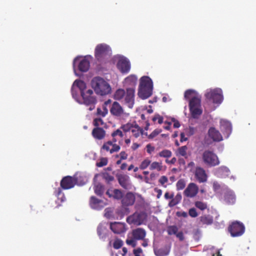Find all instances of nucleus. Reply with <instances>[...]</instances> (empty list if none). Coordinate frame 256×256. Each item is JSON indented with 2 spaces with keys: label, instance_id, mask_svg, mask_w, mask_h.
I'll return each mask as SVG.
<instances>
[{
  "label": "nucleus",
  "instance_id": "f257e3e1",
  "mask_svg": "<svg viewBox=\"0 0 256 256\" xmlns=\"http://www.w3.org/2000/svg\"><path fill=\"white\" fill-rule=\"evenodd\" d=\"M74 84H76L79 88L82 99V104L85 105L88 110L92 111L94 110L96 108L97 100L96 96L94 95L93 90L91 89L87 90L86 84L81 80H76Z\"/></svg>",
  "mask_w": 256,
  "mask_h": 256
},
{
  "label": "nucleus",
  "instance_id": "f03ea898",
  "mask_svg": "<svg viewBox=\"0 0 256 256\" xmlns=\"http://www.w3.org/2000/svg\"><path fill=\"white\" fill-rule=\"evenodd\" d=\"M134 88H126V92L124 89L119 88L114 94V98L118 100L124 99V104L129 108H132L134 104Z\"/></svg>",
  "mask_w": 256,
  "mask_h": 256
},
{
  "label": "nucleus",
  "instance_id": "7ed1b4c3",
  "mask_svg": "<svg viewBox=\"0 0 256 256\" xmlns=\"http://www.w3.org/2000/svg\"><path fill=\"white\" fill-rule=\"evenodd\" d=\"M91 84L98 95L104 96L111 93L112 88L110 84L102 78L94 77L92 80Z\"/></svg>",
  "mask_w": 256,
  "mask_h": 256
},
{
  "label": "nucleus",
  "instance_id": "20e7f679",
  "mask_svg": "<svg viewBox=\"0 0 256 256\" xmlns=\"http://www.w3.org/2000/svg\"><path fill=\"white\" fill-rule=\"evenodd\" d=\"M153 83L148 76H142L140 79L138 95L142 99L150 97L152 94Z\"/></svg>",
  "mask_w": 256,
  "mask_h": 256
},
{
  "label": "nucleus",
  "instance_id": "39448f33",
  "mask_svg": "<svg viewBox=\"0 0 256 256\" xmlns=\"http://www.w3.org/2000/svg\"><path fill=\"white\" fill-rule=\"evenodd\" d=\"M190 111L194 118H198L202 113L201 108V96L198 94L194 96L189 101Z\"/></svg>",
  "mask_w": 256,
  "mask_h": 256
},
{
  "label": "nucleus",
  "instance_id": "423d86ee",
  "mask_svg": "<svg viewBox=\"0 0 256 256\" xmlns=\"http://www.w3.org/2000/svg\"><path fill=\"white\" fill-rule=\"evenodd\" d=\"M203 162L208 166L212 167L218 166L220 160L217 155L214 152L206 150L202 154Z\"/></svg>",
  "mask_w": 256,
  "mask_h": 256
},
{
  "label": "nucleus",
  "instance_id": "0eeeda50",
  "mask_svg": "<svg viewBox=\"0 0 256 256\" xmlns=\"http://www.w3.org/2000/svg\"><path fill=\"white\" fill-rule=\"evenodd\" d=\"M112 54L109 46L105 44H100L96 46L94 50V56L98 61H102L105 57Z\"/></svg>",
  "mask_w": 256,
  "mask_h": 256
},
{
  "label": "nucleus",
  "instance_id": "6e6552de",
  "mask_svg": "<svg viewBox=\"0 0 256 256\" xmlns=\"http://www.w3.org/2000/svg\"><path fill=\"white\" fill-rule=\"evenodd\" d=\"M228 231L232 237L240 236L244 234L245 227L242 222L235 221L228 226Z\"/></svg>",
  "mask_w": 256,
  "mask_h": 256
},
{
  "label": "nucleus",
  "instance_id": "1a4fd4ad",
  "mask_svg": "<svg viewBox=\"0 0 256 256\" xmlns=\"http://www.w3.org/2000/svg\"><path fill=\"white\" fill-rule=\"evenodd\" d=\"M120 128L124 132H131L133 136L136 138L142 135L144 132L143 129L139 126L136 122L127 123L126 124L122 125Z\"/></svg>",
  "mask_w": 256,
  "mask_h": 256
},
{
  "label": "nucleus",
  "instance_id": "9d476101",
  "mask_svg": "<svg viewBox=\"0 0 256 256\" xmlns=\"http://www.w3.org/2000/svg\"><path fill=\"white\" fill-rule=\"evenodd\" d=\"M205 96L215 104H220L223 100L222 91L220 88L210 90L206 93Z\"/></svg>",
  "mask_w": 256,
  "mask_h": 256
},
{
  "label": "nucleus",
  "instance_id": "9b49d317",
  "mask_svg": "<svg viewBox=\"0 0 256 256\" xmlns=\"http://www.w3.org/2000/svg\"><path fill=\"white\" fill-rule=\"evenodd\" d=\"M146 218V215L145 213L136 212L126 218V222L130 224L140 226L144 222Z\"/></svg>",
  "mask_w": 256,
  "mask_h": 256
},
{
  "label": "nucleus",
  "instance_id": "f8f14e48",
  "mask_svg": "<svg viewBox=\"0 0 256 256\" xmlns=\"http://www.w3.org/2000/svg\"><path fill=\"white\" fill-rule=\"evenodd\" d=\"M77 183V180L71 176H64L61 180L60 186L61 189L69 190L73 188Z\"/></svg>",
  "mask_w": 256,
  "mask_h": 256
},
{
  "label": "nucleus",
  "instance_id": "ddd939ff",
  "mask_svg": "<svg viewBox=\"0 0 256 256\" xmlns=\"http://www.w3.org/2000/svg\"><path fill=\"white\" fill-rule=\"evenodd\" d=\"M117 67L121 72L128 73L130 69V64L128 58L122 56L118 60Z\"/></svg>",
  "mask_w": 256,
  "mask_h": 256
},
{
  "label": "nucleus",
  "instance_id": "4468645a",
  "mask_svg": "<svg viewBox=\"0 0 256 256\" xmlns=\"http://www.w3.org/2000/svg\"><path fill=\"white\" fill-rule=\"evenodd\" d=\"M194 178L199 183H204L208 180V175L206 170L200 166L196 167L194 172Z\"/></svg>",
  "mask_w": 256,
  "mask_h": 256
},
{
  "label": "nucleus",
  "instance_id": "2eb2a0df",
  "mask_svg": "<svg viewBox=\"0 0 256 256\" xmlns=\"http://www.w3.org/2000/svg\"><path fill=\"white\" fill-rule=\"evenodd\" d=\"M198 186L194 182H190L184 190V194L187 197L194 198L198 194Z\"/></svg>",
  "mask_w": 256,
  "mask_h": 256
},
{
  "label": "nucleus",
  "instance_id": "dca6fc26",
  "mask_svg": "<svg viewBox=\"0 0 256 256\" xmlns=\"http://www.w3.org/2000/svg\"><path fill=\"white\" fill-rule=\"evenodd\" d=\"M110 112L112 115L117 117L122 116L125 114L122 107L117 102H114L112 104L110 108Z\"/></svg>",
  "mask_w": 256,
  "mask_h": 256
},
{
  "label": "nucleus",
  "instance_id": "f3484780",
  "mask_svg": "<svg viewBox=\"0 0 256 256\" xmlns=\"http://www.w3.org/2000/svg\"><path fill=\"white\" fill-rule=\"evenodd\" d=\"M116 178L119 184L122 188L127 190L130 188V179L128 175L119 174L116 175Z\"/></svg>",
  "mask_w": 256,
  "mask_h": 256
},
{
  "label": "nucleus",
  "instance_id": "a211bd4d",
  "mask_svg": "<svg viewBox=\"0 0 256 256\" xmlns=\"http://www.w3.org/2000/svg\"><path fill=\"white\" fill-rule=\"evenodd\" d=\"M110 230L116 234H120L126 232L125 224L120 222H111L110 224Z\"/></svg>",
  "mask_w": 256,
  "mask_h": 256
},
{
  "label": "nucleus",
  "instance_id": "6ab92c4d",
  "mask_svg": "<svg viewBox=\"0 0 256 256\" xmlns=\"http://www.w3.org/2000/svg\"><path fill=\"white\" fill-rule=\"evenodd\" d=\"M136 200V196L132 192H128L126 194L122 200V203L123 206H130L134 204Z\"/></svg>",
  "mask_w": 256,
  "mask_h": 256
},
{
  "label": "nucleus",
  "instance_id": "aec40b11",
  "mask_svg": "<svg viewBox=\"0 0 256 256\" xmlns=\"http://www.w3.org/2000/svg\"><path fill=\"white\" fill-rule=\"evenodd\" d=\"M112 141H108L104 144L102 148L106 152H110V154H112L114 152H118L120 150V146L113 144Z\"/></svg>",
  "mask_w": 256,
  "mask_h": 256
},
{
  "label": "nucleus",
  "instance_id": "412c9836",
  "mask_svg": "<svg viewBox=\"0 0 256 256\" xmlns=\"http://www.w3.org/2000/svg\"><path fill=\"white\" fill-rule=\"evenodd\" d=\"M90 204L92 208L97 210H101L104 206L103 201L94 196L90 197Z\"/></svg>",
  "mask_w": 256,
  "mask_h": 256
},
{
  "label": "nucleus",
  "instance_id": "4be33fe9",
  "mask_svg": "<svg viewBox=\"0 0 256 256\" xmlns=\"http://www.w3.org/2000/svg\"><path fill=\"white\" fill-rule=\"evenodd\" d=\"M106 194L108 196L109 198H112L116 200H120L123 198V194L121 190L118 189H114V190H108Z\"/></svg>",
  "mask_w": 256,
  "mask_h": 256
},
{
  "label": "nucleus",
  "instance_id": "5701e85b",
  "mask_svg": "<svg viewBox=\"0 0 256 256\" xmlns=\"http://www.w3.org/2000/svg\"><path fill=\"white\" fill-rule=\"evenodd\" d=\"M230 170L226 166H220L216 170V174L220 178H226L230 174Z\"/></svg>",
  "mask_w": 256,
  "mask_h": 256
},
{
  "label": "nucleus",
  "instance_id": "b1692460",
  "mask_svg": "<svg viewBox=\"0 0 256 256\" xmlns=\"http://www.w3.org/2000/svg\"><path fill=\"white\" fill-rule=\"evenodd\" d=\"M208 134L210 137L214 141L220 142L222 140V136L220 133L214 128H210Z\"/></svg>",
  "mask_w": 256,
  "mask_h": 256
},
{
  "label": "nucleus",
  "instance_id": "393cba45",
  "mask_svg": "<svg viewBox=\"0 0 256 256\" xmlns=\"http://www.w3.org/2000/svg\"><path fill=\"white\" fill-rule=\"evenodd\" d=\"M132 235L134 238L135 240H142L145 238L146 232L144 229L142 228H137L132 230Z\"/></svg>",
  "mask_w": 256,
  "mask_h": 256
},
{
  "label": "nucleus",
  "instance_id": "a878e982",
  "mask_svg": "<svg viewBox=\"0 0 256 256\" xmlns=\"http://www.w3.org/2000/svg\"><path fill=\"white\" fill-rule=\"evenodd\" d=\"M224 200L228 204H233L236 200V196L232 190L226 191L224 195Z\"/></svg>",
  "mask_w": 256,
  "mask_h": 256
},
{
  "label": "nucleus",
  "instance_id": "bb28decb",
  "mask_svg": "<svg viewBox=\"0 0 256 256\" xmlns=\"http://www.w3.org/2000/svg\"><path fill=\"white\" fill-rule=\"evenodd\" d=\"M92 135L96 139L102 140L105 136L106 132L102 128L96 127L92 130Z\"/></svg>",
  "mask_w": 256,
  "mask_h": 256
},
{
  "label": "nucleus",
  "instance_id": "cd10ccee",
  "mask_svg": "<svg viewBox=\"0 0 256 256\" xmlns=\"http://www.w3.org/2000/svg\"><path fill=\"white\" fill-rule=\"evenodd\" d=\"M90 66V62L86 58H83L80 61L78 68L80 71L82 72H87Z\"/></svg>",
  "mask_w": 256,
  "mask_h": 256
},
{
  "label": "nucleus",
  "instance_id": "c85d7f7f",
  "mask_svg": "<svg viewBox=\"0 0 256 256\" xmlns=\"http://www.w3.org/2000/svg\"><path fill=\"white\" fill-rule=\"evenodd\" d=\"M221 130L226 134L227 136L230 134L232 130V126L231 124L226 120H222L220 122Z\"/></svg>",
  "mask_w": 256,
  "mask_h": 256
},
{
  "label": "nucleus",
  "instance_id": "c756f323",
  "mask_svg": "<svg viewBox=\"0 0 256 256\" xmlns=\"http://www.w3.org/2000/svg\"><path fill=\"white\" fill-rule=\"evenodd\" d=\"M200 222L202 224L209 225L212 223L213 218L210 216L204 215L200 217Z\"/></svg>",
  "mask_w": 256,
  "mask_h": 256
},
{
  "label": "nucleus",
  "instance_id": "7c9ffc66",
  "mask_svg": "<svg viewBox=\"0 0 256 256\" xmlns=\"http://www.w3.org/2000/svg\"><path fill=\"white\" fill-rule=\"evenodd\" d=\"M170 252V247L160 248L154 251L156 256H166Z\"/></svg>",
  "mask_w": 256,
  "mask_h": 256
},
{
  "label": "nucleus",
  "instance_id": "2f4dec72",
  "mask_svg": "<svg viewBox=\"0 0 256 256\" xmlns=\"http://www.w3.org/2000/svg\"><path fill=\"white\" fill-rule=\"evenodd\" d=\"M171 200L168 203L170 207H173L178 204L182 200V196L180 194H178L175 197L171 198Z\"/></svg>",
  "mask_w": 256,
  "mask_h": 256
},
{
  "label": "nucleus",
  "instance_id": "473e14b6",
  "mask_svg": "<svg viewBox=\"0 0 256 256\" xmlns=\"http://www.w3.org/2000/svg\"><path fill=\"white\" fill-rule=\"evenodd\" d=\"M150 170H156L158 172L162 170V162H154L150 166Z\"/></svg>",
  "mask_w": 256,
  "mask_h": 256
},
{
  "label": "nucleus",
  "instance_id": "72a5a7b5",
  "mask_svg": "<svg viewBox=\"0 0 256 256\" xmlns=\"http://www.w3.org/2000/svg\"><path fill=\"white\" fill-rule=\"evenodd\" d=\"M106 228L102 224H99L97 228V233L99 237L101 239H104L106 235L104 233Z\"/></svg>",
  "mask_w": 256,
  "mask_h": 256
},
{
  "label": "nucleus",
  "instance_id": "f704fd0d",
  "mask_svg": "<svg viewBox=\"0 0 256 256\" xmlns=\"http://www.w3.org/2000/svg\"><path fill=\"white\" fill-rule=\"evenodd\" d=\"M94 191L96 194L98 196H102L104 192V186L102 184H98L94 186Z\"/></svg>",
  "mask_w": 256,
  "mask_h": 256
},
{
  "label": "nucleus",
  "instance_id": "c9c22d12",
  "mask_svg": "<svg viewBox=\"0 0 256 256\" xmlns=\"http://www.w3.org/2000/svg\"><path fill=\"white\" fill-rule=\"evenodd\" d=\"M62 190L60 188H58L55 191V194L58 197V200H60L61 202H64L66 198Z\"/></svg>",
  "mask_w": 256,
  "mask_h": 256
},
{
  "label": "nucleus",
  "instance_id": "e433bc0d",
  "mask_svg": "<svg viewBox=\"0 0 256 256\" xmlns=\"http://www.w3.org/2000/svg\"><path fill=\"white\" fill-rule=\"evenodd\" d=\"M172 155V152L168 150H162L158 154L159 156L165 158H169L171 157Z\"/></svg>",
  "mask_w": 256,
  "mask_h": 256
},
{
  "label": "nucleus",
  "instance_id": "4c0bfd02",
  "mask_svg": "<svg viewBox=\"0 0 256 256\" xmlns=\"http://www.w3.org/2000/svg\"><path fill=\"white\" fill-rule=\"evenodd\" d=\"M126 82L131 85H135L137 81V78L134 75H130L126 78Z\"/></svg>",
  "mask_w": 256,
  "mask_h": 256
},
{
  "label": "nucleus",
  "instance_id": "58836bf2",
  "mask_svg": "<svg viewBox=\"0 0 256 256\" xmlns=\"http://www.w3.org/2000/svg\"><path fill=\"white\" fill-rule=\"evenodd\" d=\"M195 94H198L194 90H188L184 92V98L186 99H192V97Z\"/></svg>",
  "mask_w": 256,
  "mask_h": 256
},
{
  "label": "nucleus",
  "instance_id": "ea45409f",
  "mask_svg": "<svg viewBox=\"0 0 256 256\" xmlns=\"http://www.w3.org/2000/svg\"><path fill=\"white\" fill-rule=\"evenodd\" d=\"M108 160L106 158H101L100 159V161L96 163V166L97 167H102L108 164Z\"/></svg>",
  "mask_w": 256,
  "mask_h": 256
},
{
  "label": "nucleus",
  "instance_id": "a19ab883",
  "mask_svg": "<svg viewBox=\"0 0 256 256\" xmlns=\"http://www.w3.org/2000/svg\"><path fill=\"white\" fill-rule=\"evenodd\" d=\"M186 186V182L184 179H180L176 184V189L178 190H183Z\"/></svg>",
  "mask_w": 256,
  "mask_h": 256
},
{
  "label": "nucleus",
  "instance_id": "79ce46f5",
  "mask_svg": "<svg viewBox=\"0 0 256 256\" xmlns=\"http://www.w3.org/2000/svg\"><path fill=\"white\" fill-rule=\"evenodd\" d=\"M108 110L106 108V106H104L102 108V109L100 108H97V114L99 116H105L106 115L108 114Z\"/></svg>",
  "mask_w": 256,
  "mask_h": 256
},
{
  "label": "nucleus",
  "instance_id": "37998d69",
  "mask_svg": "<svg viewBox=\"0 0 256 256\" xmlns=\"http://www.w3.org/2000/svg\"><path fill=\"white\" fill-rule=\"evenodd\" d=\"M151 161L148 159H144L140 164V168L141 170H144L150 165Z\"/></svg>",
  "mask_w": 256,
  "mask_h": 256
},
{
  "label": "nucleus",
  "instance_id": "c03bdc74",
  "mask_svg": "<svg viewBox=\"0 0 256 256\" xmlns=\"http://www.w3.org/2000/svg\"><path fill=\"white\" fill-rule=\"evenodd\" d=\"M178 231V228L176 226H170L168 228V233L169 235L176 234Z\"/></svg>",
  "mask_w": 256,
  "mask_h": 256
},
{
  "label": "nucleus",
  "instance_id": "a18cd8bd",
  "mask_svg": "<svg viewBox=\"0 0 256 256\" xmlns=\"http://www.w3.org/2000/svg\"><path fill=\"white\" fill-rule=\"evenodd\" d=\"M78 88L79 90V88L77 87L76 85L74 84V82L71 88V92L72 97L76 100H77V98H78V92L77 90Z\"/></svg>",
  "mask_w": 256,
  "mask_h": 256
},
{
  "label": "nucleus",
  "instance_id": "49530a36",
  "mask_svg": "<svg viewBox=\"0 0 256 256\" xmlns=\"http://www.w3.org/2000/svg\"><path fill=\"white\" fill-rule=\"evenodd\" d=\"M195 206L200 210H203L207 208V204L200 201H197L195 202Z\"/></svg>",
  "mask_w": 256,
  "mask_h": 256
},
{
  "label": "nucleus",
  "instance_id": "de8ad7c7",
  "mask_svg": "<svg viewBox=\"0 0 256 256\" xmlns=\"http://www.w3.org/2000/svg\"><path fill=\"white\" fill-rule=\"evenodd\" d=\"M117 136H120V138H122L124 136L122 131L119 129L116 130L114 131L112 134V136L113 137V139H112L113 142H116V140L114 138V137Z\"/></svg>",
  "mask_w": 256,
  "mask_h": 256
},
{
  "label": "nucleus",
  "instance_id": "09e8293b",
  "mask_svg": "<svg viewBox=\"0 0 256 256\" xmlns=\"http://www.w3.org/2000/svg\"><path fill=\"white\" fill-rule=\"evenodd\" d=\"M187 150L188 147L186 146H184L180 147L178 148V151L180 155L182 156H186Z\"/></svg>",
  "mask_w": 256,
  "mask_h": 256
},
{
  "label": "nucleus",
  "instance_id": "8fccbe9b",
  "mask_svg": "<svg viewBox=\"0 0 256 256\" xmlns=\"http://www.w3.org/2000/svg\"><path fill=\"white\" fill-rule=\"evenodd\" d=\"M102 177L108 183L112 182L114 179L113 176L110 175L107 172L104 173Z\"/></svg>",
  "mask_w": 256,
  "mask_h": 256
},
{
  "label": "nucleus",
  "instance_id": "3c124183",
  "mask_svg": "<svg viewBox=\"0 0 256 256\" xmlns=\"http://www.w3.org/2000/svg\"><path fill=\"white\" fill-rule=\"evenodd\" d=\"M122 244L123 242L122 240L120 239H116L113 244V247L115 249H118L122 246Z\"/></svg>",
  "mask_w": 256,
  "mask_h": 256
},
{
  "label": "nucleus",
  "instance_id": "603ef678",
  "mask_svg": "<svg viewBox=\"0 0 256 256\" xmlns=\"http://www.w3.org/2000/svg\"><path fill=\"white\" fill-rule=\"evenodd\" d=\"M94 124L96 127L102 126L104 124L103 120L100 118H96L94 120Z\"/></svg>",
  "mask_w": 256,
  "mask_h": 256
},
{
  "label": "nucleus",
  "instance_id": "864d4df0",
  "mask_svg": "<svg viewBox=\"0 0 256 256\" xmlns=\"http://www.w3.org/2000/svg\"><path fill=\"white\" fill-rule=\"evenodd\" d=\"M162 130L160 129H156L148 136L149 138H153L160 134Z\"/></svg>",
  "mask_w": 256,
  "mask_h": 256
},
{
  "label": "nucleus",
  "instance_id": "5fc2aeb1",
  "mask_svg": "<svg viewBox=\"0 0 256 256\" xmlns=\"http://www.w3.org/2000/svg\"><path fill=\"white\" fill-rule=\"evenodd\" d=\"M163 117L158 114H156L152 118V120L154 122L158 120V123L159 124H162L163 122Z\"/></svg>",
  "mask_w": 256,
  "mask_h": 256
},
{
  "label": "nucleus",
  "instance_id": "6e6d98bb",
  "mask_svg": "<svg viewBox=\"0 0 256 256\" xmlns=\"http://www.w3.org/2000/svg\"><path fill=\"white\" fill-rule=\"evenodd\" d=\"M189 215L192 218H196L198 216V214L195 208H191L188 210Z\"/></svg>",
  "mask_w": 256,
  "mask_h": 256
},
{
  "label": "nucleus",
  "instance_id": "4d7b16f0",
  "mask_svg": "<svg viewBox=\"0 0 256 256\" xmlns=\"http://www.w3.org/2000/svg\"><path fill=\"white\" fill-rule=\"evenodd\" d=\"M136 240L134 238L127 239L126 240V243L128 245L132 246L133 248H134L136 245Z\"/></svg>",
  "mask_w": 256,
  "mask_h": 256
},
{
  "label": "nucleus",
  "instance_id": "13d9d810",
  "mask_svg": "<svg viewBox=\"0 0 256 256\" xmlns=\"http://www.w3.org/2000/svg\"><path fill=\"white\" fill-rule=\"evenodd\" d=\"M158 182L161 184L164 185L165 183H166L168 182V178L166 176H163L160 177Z\"/></svg>",
  "mask_w": 256,
  "mask_h": 256
},
{
  "label": "nucleus",
  "instance_id": "bf43d9fd",
  "mask_svg": "<svg viewBox=\"0 0 256 256\" xmlns=\"http://www.w3.org/2000/svg\"><path fill=\"white\" fill-rule=\"evenodd\" d=\"M146 152L149 154H151L152 152H153L154 150V147L152 146L150 144H148L146 146Z\"/></svg>",
  "mask_w": 256,
  "mask_h": 256
},
{
  "label": "nucleus",
  "instance_id": "052dcab7",
  "mask_svg": "<svg viewBox=\"0 0 256 256\" xmlns=\"http://www.w3.org/2000/svg\"><path fill=\"white\" fill-rule=\"evenodd\" d=\"M120 156L121 160H126L128 158V154L124 151L120 153Z\"/></svg>",
  "mask_w": 256,
  "mask_h": 256
},
{
  "label": "nucleus",
  "instance_id": "680f3d73",
  "mask_svg": "<svg viewBox=\"0 0 256 256\" xmlns=\"http://www.w3.org/2000/svg\"><path fill=\"white\" fill-rule=\"evenodd\" d=\"M176 237L179 238L180 240L182 241L184 240V234L182 232H177L176 234Z\"/></svg>",
  "mask_w": 256,
  "mask_h": 256
},
{
  "label": "nucleus",
  "instance_id": "e2e57ef3",
  "mask_svg": "<svg viewBox=\"0 0 256 256\" xmlns=\"http://www.w3.org/2000/svg\"><path fill=\"white\" fill-rule=\"evenodd\" d=\"M141 252H142V250L140 248L134 250V256H140Z\"/></svg>",
  "mask_w": 256,
  "mask_h": 256
},
{
  "label": "nucleus",
  "instance_id": "0e129e2a",
  "mask_svg": "<svg viewBox=\"0 0 256 256\" xmlns=\"http://www.w3.org/2000/svg\"><path fill=\"white\" fill-rule=\"evenodd\" d=\"M176 162V158L175 157L172 158L170 160H166V162L168 164H174Z\"/></svg>",
  "mask_w": 256,
  "mask_h": 256
},
{
  "label": "nucleus",
  "instance_id": "69168bd1",
  "mask_svg": "<svg viewBox=\"0 0 256 256\" xmlns=\"http://www.w3.org/2000/svg\"><path fill=\"white\" fill-rule=\"evenodd\" d=\"M176 215L178 216H182V217H184V218H186L188 216V214H187V212H177Z\"/></svg>",
  "mask_w": 256,
  "mask_h": 256
},
{
  "label": "nucleus",
  "instance_id": "338daca9",
  "mask_svg": "<svg viewBox=\"0 0 256 256\" xmlns=\"http://www.w3.org/2000/svg\"><path fill=\"white\" fill-rule=\"evenodd\" d=\"M172 121L174 122V128H178L180 126V124L178 120H176L174 118H172Z\"/></svg>",
  "mask_w": 256,
  "mask_h": 256
},
{
  "label": "nucleus",
  "instance_id": "774afa93",
  "mask_svg": "<svg viewBox=\"0 0 256 256\" xmlns=\"http://www.w3.org/2000/svg\"><path fill=\"white\" fill-rule=\"evenodd\" d=\"M165 124H166V126H164V128L165 130H170V126L172 124V122H164Z\"/></svg>",
  "mask_w": 256,
  "mask_h": 256
}]
</instances>
